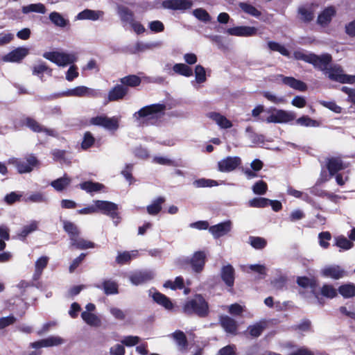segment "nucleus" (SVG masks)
<instances>
[{
    "mask_svg": "<svg viewBox=\"0 0 355 355\" xmlns=\"http://www.w3.org/2000/svg\"><path fill=\"white\" fill-rule=\"evenodd\" d=\"M184 313L187 314L195 313L200 317H205L209 312V306L205 300L200 295H196L193 299L188 300L183 307Z\"/></svg>",
    "mask_w": 355,
    "mask_h": 355,
    "instance_id": "1",
    "label": "nucleus"
},
{
    "mask_svg": "<svg viewBox=\"0 0 355 355\" xmlns=\"http://www.w3.org/2000/svg\"><path fill=\"white\" fill-rule=\"evenodd\" d=\"M165 109L163 104H153L142 107L134 114V117L139 121L144 123L149 120L159 117Z\"/></svg>",
    "mask_w": 355,
    "mask_h": 355,
    "instance_id": "2",
    "label": "nucleus"
},
{
    "mask_svg": "<svg viewBox=\"0 0 355 355\" xmlns=\"http://www.w3.org/2000/svg\"><path fill=\"white\" fill-rule=\"evenodd\" d=\"M324 74L331 80L340 83L352 84L355 83V76L344 73L343 68L338 64L328 67Z\"/></svg>",
    "mask_w": 355,
    "mask_h": 355,
    "instance_id": "3",
    "label": "nucleus"
},
{
    "mask_svg": "<svg viewBox=\"0 0 355 355\" xmlns=\"http://www.w3.org/2000/svg\"><path fill=\"white\" fill-rule=\"evenodd\" d=\"M46 59L55 63L58 66L65 67L76 62L77 56L75 53L46 52L43 55Z\"/></svg>",
    "mask_w": 355,
    "mask_h": 355,
    "instance_id": "4",
    "label": "nucleus"
},
{
    "mask_svg": "<svg viewBox=\"0 0 355 355\" xmlns=\"http://www.w3.org/2000/svg\"><path fill=\"white\" fill-rule=\"evenodd\" d=\"M8 162L14 165L19 173H30L37 164V159L33 155H28L25 159L12 157Z\"/></svg>",
    "mask_w": 355,
    "mask_h": 355,
    "instance_id": "5",
    "label": "nucleus"
},
{
    "mask_svg": "<svg viewBox=\"0 0 355 355\" xmlns=\"http://www.w3.org/2000/svg\"><path fill=\"white\" fill-rule=\"evenodd\" d=\"M97 212L109 216L114 220L115 225L119 223L118 205L114 202L106 200H95Z\"/></svg>",
    "mask_w": 355,
    "mask_h": 355,
    "instance_id": "6",
    "label": "nucleus"
},
{
    "mask_svg": "<svg viewBox=\"0 0 355 355\" xmlns=\"http://www.w3.org/2000/svg\"><path fill=\"white\" fill-rule=\"evenodd\" d=\"M269 112H271V114L266 119V121L268 123H288L294 120L295 118V114L292 112L277 109H270Z\"/></svg>",
    "mask_w": 355,
    "mask_h": 355,
    "instance_id": "7",
    "label": "nucleus"
},
{
    "mask_svg": "<svg viewBox=\"0 0 355 355\" xmlns=\"http://www.w3.org/2000/svg\"><path fill=\"white\" fill-rule=\"evenodd\" d=\"M320 273L324 278L334 280L342 279L347 276V272L339 265H327L321 268Z\"/></svg>",
    "mask_w": 355,
    "mask_h": 355,
    "instance_id": "8",
    "label": "nucleus"
},
{
    "mask_svg": "<svg viewBox=\"0 0 355 355\" xmlns=\"http://www.w3.org/2000/svg\"><path fill=\"white\" fill-rule=\"evenodd\" d=\"M206 254L204 252L198 251L193 254L192 258L189 259L187 258H183L180 259V264L184 266L185 264L190 263L192 269L199 272L202 270L205 263Z\"/></svg>",
    "mask_w": 355,
    "mask_h": 355,
    "instance_id": "9",
    "label": "nucleus"
},
{
    "mask_svg": "<svg viewBox=\"0 0 355 355\" xmlns=\"http://www.w3.org/2000/svg\"><path fill=\"white\" fill-rule=\"evenodd\" d=\"M98 91L89 88L85 86H78L73 89H68L63 93L65 96H76V97H92L98 96Z\"/></svg>",
    "mask_w": 355,
    "mask_h": 355,
    "instance_id": "10",
    "label": "nucleus"
},
{
    "mask_svg": "<svg viewBox=\"0 0 355 355\" xmlns=\"http://www.w3.org/2000/svg\"><path fill=\"white\" fill-rule=\"evenodd\" d=\"M119 118L114 116L109 118L107 116H96L91 119V123L94 125H101L110 130H116L119 128Z\"/></svg>",
    "mask_w": 355,
    "mask_h": 355,
    "instance_id": "11",
    "label": "nucleus"
},
{
    "mask_svg": "<svg viewBox=\"0 0 355 355\" xmlns=\"http://www.w3.org/2000/svg\"><path fill=\"white\" fill-rule=\"evenodd\" d=\"M241 163L239 157H227L218 162V169L223 173L230 172L236 169Z\"/></svg>",
    "mask_w": 355,
    "mask_h": 355,
    "instance_id": "12",
    "label": "nucleus"
},
{
    "mask_svg": "<svg viewBox=\"0 0 355 355\" xmlns=\"http://www.w3.org/2000/svg\"><path fill=\"white\" fill-rule=\"evenodd\" d=\"M332 60V57L330 54L324 53L320 55L311 54L310 64H312L315 68L322 71L323 73L329 67V64Z\"/></svg>",
    "mask_w": 355,
    "mask_h": 355,
    "instance_id": "13",
    "label": "nucleus"
},
{
    "mask_svg": "<svg viewBox=\"0 0 355 355\" xmlns=\"http://www.w3.org/2000/svg\"><path fill=\"white\" fill-rule=\"evenodd\" d=\"M162 5L166 9L185 10L192 7L193 2L191 0H165Z\"/></svg>",
    "mask_w": 355,
    "mask_h": 355,
    "instance_id": "14",
    "label": "nucleus"
},
{
    "mask_svg": "<svg viewBox=\"0 0 355 355\" xmlns=\"http://www.w3.org/2000/svg\"><path fill=\"white\" fill-rule=\"evenodd\" d=\"M336 7L331 6L325 8L318 16L317 23L322 26H327L331 21L333 17L336 15Z\"/></svg>",
    "mask_w": 355,
    "mask_h": 355,
    "instance_id": "15",
    "label": "nucleus"
},
{
    "mask_svg": "<svg viewBox=\"0 0 355 355\" xmlns=\"http://www.w3.org/2000/svg\"><path fill=\"white\" fill-rule=\"evenodd\" d=\"M155 273L151 270L137 271L130 276V281L135 286L145 284L153 279Z\"/></svg>",
    "mask_w": 355,
    "mask_h": 355,
    "instance_id": "16",
    "label": "nucleus"
},
{
    "mask_svg": "<svg viewBox=\"0 0 355 355\" xmlns=\"http://www.w3.org/2000/svg\"><path fill=\"white\" fill-rule=\"evenodd\" d=\"M24 124L31 130L35 132H44L46 135L56 137L57 132L53 130L44 127L35 119L27 117L24 119Z\"/></svg>",
    "mask_w": 355,
    "mask_h": 355,
    "instance_id": "17",
    "label": "nucleus"
},
{
    "mask_svg": "<svg viewBox=\"0 0 355 355\" xmlns=\"http://www.w3.org/2000/svg\"><path fill=\"white\" fill-rule=\"evenodd\" d=\"M29 53V49L18 47L3 57L4 62H19Z\"/></svg>",
    "mask_w": 355,
    "mask_h": 355,
    "instance_id": "18",
    "label": "nucleus"
},
{
    "mask_svg": "<svg viewBox=\"0 0 355 355\" xmlns=\"http://www.w3.org/2000/svg\"><path fill=\"white\" fill-rule=\"evenodd\" d=\"M232 222L230 220H227L211 226L209 228V231L214 238H219L230 232L232 230Z\"/></svg>",
    "mask_w": 355,
    "mask_h": 355,
    "instance_id": "19",
    "label": "nucleus"
},
{
    "mask_svg": "<svg viewBox=\"0 0 355 355\" xmlns=\"http://www.w3.org/2000/svg\"><path fill=\"white\" fill-rule=\"evenodd\" d=\"M64 343V340L59 336H50L45 339H42L34 343H31L33 348H41L52 346H58Z\"/></svg>",
    "mask_w": 355,
    "mask_h": 355,
    "instance_id": "20",
    "label": "nucleus"
},
{
    "mask_svg": "<svg viewBox=\"0 0 355 355\" xmlns=\"http://www.w3.org/2000/svg\"><path fill=\"white\" fill-rule=\"evenodd\" d=\"M207 116L215 122L220 128L227 129L232 127V123L224 115L216 112H210L207 114Z\"/></svg>",
    "mask_w": 355,
    "mask_h": 355,
    "instance_id": "21",
    "label": "nucleus"
},
{
    "mask_svg": "<svg viewBox=\"0 0 355 355\" xmlns=\"http://www.w3.org/2000/svg\"><path fill=\"white\" fill-rule=\"evenodd\" d=\"M278 77L281 79L282 82L284 84L289 86L290 87L300 92H304L307 89V86L304 82L300 80H297L295 78L286 77L282 75H279Z\"/></svg>",
    "mask_w": 355,
    "mask_h": 355,
    "instance_id": "22",
    "label": "nucleus"
},
{
    "mask_svg": "<svg viewBox=\"0 0 355 355\" xmlns=\"http://www.w3.org/2000/svg\"><path fill=\"white\" fill-rule=\"evenodd\" d=\"M227 32L231 35L248 37L255 35L257 30L254 27L237 26L228 28Z\"/></svg>",
    "mask_w": 355,
    "mask_h": 355,
    "instance_id": "23",
    "label": "nucleus"
},
{
    "mask_svg": "<svg viewBox=\"0 0 355 355\" xmlns=\"http://www.w3.org/2000/svg\"><path fill=\"white\" fill-rule=\"evenodd\" d=\"M128 89L122 85H117L113 87L108 93L109 101H119L128 94Z\"/></svg>",
    "mask_w": 355,
    "mask_h": 355,
    "instance_id": "24",
    "label": "nucleus"
},
{
    "mask_svg": "<svg viewBox=\"0 0 355 355\" xmlns=\"http://www.w3.org/2000/svg\"><path fill=\"white\" fill-rule=\"evenodd\" d=\"M220 322L225 331L229 334H236L238 325L236 322L227 315H221Z\"/></svg>",
    "mask_w": 355,
    "mask_h": 355,
    "instance_id": "25",
    "label": "nucleus"
},
{
    "mask_svg": "<svg viewBox=\"0 0 355 355\" xmlns=\"http://www.w3.org/2000/svg\"><path fill=\"white\" fill-rule=\"evenodd\" d=\"M327 166L331 175H334L338 171L347 168V165L344 164L338 157L329 158L327 160Z\"/></svg>",
    "mask_w": 355,
    "mask_h": 355,
    "instance_id": "26",
    "label": "nucleus"
},
{
    "mask_svg": "<svg viewBox=\"0 0 355 355\" xmlns=\"http://www.w3.org/2000/svg\"><path fill=\"white\" fill-rule=\"evenodd\" d=\"M81 318L89 326L99 327L102 324L101 318L94 313L82 312Z\"/></svg>",
    "mask_w": 355,
    "mask_h": 355,
    "instance_id": "27",
    "label": "nucleus"
},
{
    "mask_svg": "<svg viewBox=\"0 0 355 355\" xmlns=\"http://www.w3.org/2000/svg\"><path fill=\"white\" fill-rule=\"evenodd\" d=\"M315 7L313 5L303 6L299 8L298 13L300 19L304 22L312 21L315 16Z\"/></svg>",
    "mask_w": 355,
    "mask_h": 355,
    "instance_id": "28",
    "label": "nucleus"
},
{
    "mask_svg": "<svg viewBox=\"0 0 355 355\" xmlns=\"http://www.w3.org/2000/svg\"><path fill=\"white\" fill-rule=\"evenodd\" d=\"M71 182V179L66 174L51 182V186L57 191L66 189Z\"/></svg>",
    "mask_w": 355,
    "mask_h": 355,
    "instance_id": "29",
    "label": "nucleus"
},
{
    "mask_svg": "<svg viewBox=\"0 0 355 355\" xmlns=\"http://www.w3.org/2000/svg\"><path fill=\"white\" fill-rule=\"evenodd\" d=\"M71 245L79 249V250H85L88 248H94V243L90 241L86 240L79 236H77L70 242Z\"/></svg>",
    "mask_w": 355,
    "mask_h": 355,
    "instance_id": "30",
    "label": "nucleus"
},
{
    "mask_svg": "<svg viewBox=\"0 0 355 355\" xmlns=\"http://www.w3.org/2000/svg\"><path fill=\"white\" fill-rule=\"evenodd\" d=\"M103 16V12L100 10H92L86 9L82 12H80L78 16L77 19L83 20V19H90V20H97Z\"/></svg>",
    "mask_w": 355,
    "mask_h": 355,
    "instance_id": "31",
    "label": "nucleus"
},
{
    "mask_svg": "<svg viewBox=\"0 0 355 355\" xmlns=\"http://www.w3.org/2000/svg\"><path fill=\"white\" fill-rule=\"evenodd\" d=\"M234 268L228 264L222 268L221 277L228 286H232L234 281Z\"/></svg>",
    "mask_w": 355,
    "mask_h": 355,
    "instance_id": "32",
    "label": "nucleus"
},
{
    "mask_svg": "<svg viewBox=\"0 0 355 355\" xmlns=\"http://www.w3.org/2000/svg\"><path fill=\"white\" fill-rule=\"evenodd\" d=\"M338 291L344 298L355 297V284L353 283L342 284L339 286Z\"/></svg>",
    "mask_w": 355,
    "mask_h": 355,
    "instance_id": "33",
    "label": "nucleus"
},
{
    "mask_svg": "<svg viewBox=\"0 0 355 355\" xmlns=\"http://www.w3.org/2000/svg\"><path fill=\"white\" fill-rule=\"evenodd\" d=\"M63 228L68 234L70 241L77 236H79L80 232L76 224L69 220H63Z\"/></svg>",
    "mask_w": 355,
    "mask_h": 355,
    "instance_id": "34",
    "label": "nucleus"
},
{
    "mask_svg": "<svg viewBox=\"0 0 355 355\" xmlns=\"http://www.w3.org/2000/svg\"><path fill=\"white\" fill-rule=\"evenodd\" d=\"M266 327V322L264 321H260L259 322H256L252 325H250L248 327L247 331L249 332L250 335L254 338L259 337L263 330Z\"/></svg>",
    "mask_w": 355,
    "mask_h": 355,
    "instance_id": "35",
    "label": "nucleus"
},
{
    "mask_svg": "<svg viewBox=\"0 0 355 355\" xmlns=\"http://www.w3.org/2000/svg\"><path fill=\"white\" fill-rule=\"evenodd\" d=\"M139 252L137 250L119 252L116 258V261L119 264H124L130 261L131 259L136 258Z\"/></svg>",
    "mask_w": 355,
    "mask_h": 355,
    "instance_id": "36",
    "label": "nucleus"
},
{
    "mask_svg": "<svg viewBox=\"0 0 355 355\" xmlns=\"http://www.w3.org/2000/svg\"><path fill=\"white\" fill-rule=\"evenodd\" d=\"M49 262V257L46 256H43L40 257L35 262V270L33 275V277L35 279H39L43 270L46 267Z\"/></svg>",
    "mask_w": 355,
    "mask_h": 355,
    "instance_id": "37",
    "label": "nucleus"
},
{
    "mask_svg": "<svg viewBox=\"0 0 355 355\" xmlns=\"http://www.w3.org/2000/svg\"><path fill=\"white\" fill-rule=\"evenodd\" d=\"M165 201V198L164 197H159L155 200L153 201V202L147 206L146 209L147 212L150 215H157L159 213V211L162 209V205Z\"/></svg>",
    "mask_w": 355,
    "mask_h": 355,
    "instance_id": "38",
    "label": "nucleus"
},
{
    "mask_svg": "<svg viewBox=\"0 0 355 355\" xmlns=\"http://www.w3.org/2000/svg\"><path fill=\"white\" fill-rule=\"evenodd\" d=\"M154 301L157 304L163 306L165 309L171 310L173 308V304L166 295L155 292L152 295Z\"/></svg>",
    "mask_w": 355,
    "mask_h": 355,
    "instance_id": "39",
    "label": "nucleus"
},
{
    "mask_svg": "<svg viewBox=\"0 0 355 355\" xmlns=\"http://www.w3.org/2000/svg\"><path fill=\"white\" fill-rule=\"evenodd\" d=\"M79 187L81 189L85 190L87 193L98 192L104 188L103 184L90 181L83 182L79 184Z\"/></svg>",
    "mask_w": 355,
    "mask_h": 355,
    "instance_id": "40",
    "label": "nucleus"
},
{
    "mask_svg": "<svg viewBox=\"0 0 355 355\" xmlns=\"http://www.w3.org/2000/svg\"><path fill=\"white\" fill-rule=\"evenodd\" d=\"M46 10L44 5L41 3L29 4L23 6L21 8V11L24 14H28L30 12L44 14Z\"/></svg>",
    "mask_w": 355,
    "mask_h": 355,
    "instance_id": "41",
    "label": "nucleus"
},
{
    "mask_svg": "<svg viewBox=\"0 0 355 355\" xmlns=\"http://www.w3.org/2000/svg\"><path fill=\"white\" fill-rule=\"evenodd\" d=\"M171 336L175 340L180 349H184L187 346V340L185 334L181 331H176L171 334Z\"/></svg>",
    "mask_w": 355,
    "mask_h": 355,
    "instance_id": "42",
    "label": "nucleus"
},
{
    "mask_svg": "<svg viewBox=\"0 0 355 355\" xmlns=\"http://www.w3.org/2000/svg\"><path fill=\"white\" fill-rule=\"evenodd\" d=\"M24 200L26 202L42 203L47 202L48 199L44 193L42 192H34L25 197Z\"/></svg>",
    "mask_w": 355,
    "mask_h": 355,
    "instance_id": "43",
    "label": "nucleus"
},
{
    "mask_svg": "<svg viewBox=\"0 0 355 355\" xmlns=\"http://www.w3.org/2000/svg\"><path fill=\"white\" fill-rule=\"evenodd\" d=\"M173 69L176 73L180 74L186 77H190L193 75V70L191 67L185 64L179 63L175 64Z\"/></svg>",
    "mask_w": 355,
    "mask_h": 355,
    "instance_id": "44",
    "label": "nucleus"
},
{
    "mask_svg": "<svg viewBox=\"0 0 355 355\" xmlns=\"http://www.w3.org/2000/svg\"><path fill=\"white\" fill-rule=\"evenodd\" d=\"M121 83L125 87H136L141 83V79L135 75H130L122 78Z\"/></svg>",
    "mask_w": 355,
    "mask_h": 355,
    "instance_id": "45",
    "label": "nucleus"
},
{
    "mask_svg": "<svg viewBox=\"0 0 355 355\" xmlns=\"http://www.w3.org/2000/svg\"><path fill=\"white\" fill-rule=\"evenodd\" d=\"M118 13L121 19L126 24H130L134 21L132 12L127 8L123 6L119 7Z\"/></svg>",
    "mask_w": 355,
    "mask_h": 355,
    "instance_id": "46",
    "label": "nucleus"
},
{
    "mask_svg": "<svg viewBox=\"0 0 355 355\" xmlns=\"http://www.w3.org/2000/svg\"><path fill=\"white\" fill-rule=\"evenodd\" d=\"M49 19L55 26L59 27H64L68 21L65 19L59 12H52L49 15Z\"/></svg>",
    "mask_w": 355,
    "mask_h": 355,
    "instance_id": "47",
    "label": "nucleus"
},
{
    "mask_svg": "<svg viewBox=\"0 0 355 355\" xmlns=\"http://www.w3.org/2000/svg\"><path fill=\"white\" fill-rule=\"evenodd\" d=\"M336 245L342 250H347L351 249L354 244L344 236H338L335 238Z\"/></svg>",
    "mask_w": 355,
    "mask_h": 355,
    "instance_id": "48",
    "label": "nucleus"
},
{
    "mask_svg": "<svg viewBox=\"0 0 355 355\" xmlns=\"http://www.w3.org/2000/svg\"><path fill=\"white\" fill-rule=\"evenodd\" d=\"M38 223L37 221H32L31 223L24 226L18 236L25 239L29 234L33 232L37 229Z\"/></svg>",
    "mask_w": 355,
    "mask_h": 355,
    "instance_id": "49",
    "label": "nucleus"
},
{
    "mask_svg": "<svg viewBox=\"0 0 355 355\" xmlns=\"http://www.w3.org/2000/svg\"><path fill=\"white\" fill-rule=\"evenodd\" d=\"M320 293L327 298H334L337 295V290L331 284H324L320 288Z\"/></svg>",
    "mask_w": 355,
    "mask_h": 355,
    "instance_id": "50",
    "label": "nucleus"
},
{
    "mask_svg": "<svg viewBox=\"0 0 355 355\" xmlns=\"http://www.w3.org/2000/svg\"><path fill=\"white\" fill-rule=\"evenodd\" d=\"M103 288L105 293L107 295L116 294L118 293V286L113 281H105L103 284Z\"/></svg>",
    "mask_w": 355,
    "mask_h": 355,
    "instance_id": "51",
    "label": "nucleus"
},
{
    "mask_svg": "<svg viewBox=\"0 0 355 355\" xmlns=\"http://www.w3.org/2000/svg\"><path fill=\"white\" fill-rule=\"evenodd\" d=\"M270 200L265 198H254L249 200L248 205L251 207H266L269 205Z\"/></svg>",
    "mask_w": 355,
    "mask_h": 355,
    "instance_id": "52",
    "label": "nucleus"
},
{
    "mask_svg": "<svg viewBox=\"0 0 355 355\" xmlns=\"http://www.w3.org/2000/svg\"><path fill=\"white\" fill-rule=\"evenodd\" d=\"M165 288H168L172 290L181 289L184 287V280L182 277H178L174 281L168 280L164 284Z\"/></svg>",
    "mask_w": 355,
    "mask_h": 355,
    "instance_id": "53",
    "label": "nucleus"
},
{
    "mask_svg": "<svg viewBox=\"0 0 355 355\" xmlns=\"http://www.w3.org/2000/svg\"><path fill=\"white\" fill-rule=\"evenodd\" d=\"M193 15L198 20L203 22H208L211 20V17L209 13L202 8H197L193 11Z\"/></svg>",
    "mask_w": 355,
    "mask_h": 355,
    "instance_id": "54",
    "label": "nucleus"
},
{
    "mask_svg": "<svg viewBox=\"0 0 355 355\" xmlns=\"http://www.w3.org/2000/svg\"><path fill=\"white\" fill-rule=\"evenodd\" d=\"M268 48L274 51H277L284 56L288 57L290 53L288 51L280 44L275 42H269L268 43Z\"/></svg>",
    "mask_w": 355,
    "mask_h": 355,
    "instance_id": "55",
    "label": "nucleus"
},
{
    "mask_svg": "<svg viewBox=\"0 0 355 355\" xmlns=\"http://www.w3.org/2000/svg\"><path fill=\"white\" fill-rule=\"evenodd\" d=\"M239 7L243 11L252 16L257 17L261 15V12L255 7L250 4H248L246 3H240Z\"/></svg>",
    "mask_w": 355,
    "mask_h": 355,
    "instance_id": "56",
    "label": "nucleus"
},
{
    "mask_svg": "<svg viewBox=\"0 0 355 355\" xmlns=\"http://www.w3.org/2000/svg\"><path fill=\"white\" fill-rule=\"evenodd\" d=\"M196 187H212L218 185L216 181L209 179L201 178L193 182Z\"/></svg>",
    "mask_w": 355,
    "mask_h": 355,
    "instance_id": "57",
    "label": "nucleus"
},
{
    "mask_svg": "<svg viewBox=\"0 0 355 355\" xmlns=\"http://www.w3.org/2000/svg\"><path fill=\"white\" fill-rule=\"evenodd\" d=\"M250 245L255 249H263L266 245V241L261 237L250 236Z\"/></svg>",
    "mask_w": 355,
    "mask_h": 355,
    "instance_id": "58",
    "label": "nucleus"
},
{
    "mask_svg": "<svg viewBox=\"0 0 355 355\" xmlns=\"http://www.w3.org/2000/svg\"><path fill=\"white\" fill-rule=\"evenodd\" d=\"M267 189V184L262 180L257 182L252 187V191L257 195L265 194Z\"/></svg>",
    "mask_w": 355,
    "mask_h": 355,
    "instance_id": "59",
    "label": "nucleus"
},
{
    "mask_svg": "<svg viewBox=\"0 0 355 355\" xmlns=\"http://www.w3.org/2000/svg\"><path fill=\"white\" fill-rule=\"evenodd\" d=\"M196 80L198 83H204L206 80L205 68L201 65H197L195 68Z\"/></svg>",
    "mask_w": 355,
    "mask_h": 355,
    "instance_id": "60",
    "label": "nucleus"
},
{
    "mask_svg": "<svg viewBox=\"0 0 355 355\" xmlns=\"http://www.w3.org/2000/svg\"><path fill=\"white\" fill-rule=\"evenodd\" d=\"M296 123L300 125L306 127H314L318 125L316 121L311 119L307 116H304L297 119Z\"/></svg>",
    "mask_w": 355,
    "mask_h": 355,
    "instance_id": "61",
    "label": "nucleus"
},
{
    "mask_svg": "<svg viewBox=\"0 0 355 355\" xmlns=\"http://www.w3.org/2000/svg\"><path fill=\"white\" fill-rule=\"evenodd\" d=\"M320 245L323 248H327L329 245V241L331 239V234L329 232H323L319 234Z\"/></svg>",
    "mask_w": 355,
    "mask_h": 355,
    "instance_id": "62",
    "label": "nucleus"
},
{
    "mask_svg": "<svg viewBox=\"0 0 355 355\" xmlns=\"http://www.w3.org/2000/svg\"><path fill=\"white\" fill-rule=\"evenodd\" d=\"M245 132L247 134V136L249 138V139L253 143V144H257V143H259L260 141H263V137L261 135H259L256 133H254L253 131H252V127L250 126H248L245 129Z\"/></svg>",
    "mask_w": 355,
    "mask_h": 355,
    "instance_id": "63",
    "label": "nucleus"
},
{
    "mask_svg": "<svg viewBox=\"0 0 355 355\" xmlns=\"http://www.w3.org/2000/svg\"><path fill=\"white\" fill-rule=\"evenodd\" d=\"M110 313L116 320H123L125 318V312L117 307L112 306L109 309Z\"/></svg>",
    "mask_w": 355,
    "mask_h": 355,
    "instance_id": "64",
    "label": "nucleus"
}]
</instances>
